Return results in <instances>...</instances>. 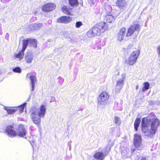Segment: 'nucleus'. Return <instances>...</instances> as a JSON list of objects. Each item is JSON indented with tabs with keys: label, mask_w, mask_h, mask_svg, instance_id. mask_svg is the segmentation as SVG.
<instances>
[{
	"label": "nucleus",
	"mask_w": 160,
	"mask_h": 160,
	"mask_svg": "<svg viewBox=\"0 0 160 160\" xmlns=\"http://www.w3.org/2000/svg\"><path fill=\"white\" fill-rule=\"evenodd\" d=\"M141 124L142 130L145 135L152 137L160 125V121L157 118L149 116L143 118Z\"/></svg>",
	"instance_id": "1"
},
{
	"label": "nucleus",
	"mask_w": 160,
	"mask_h": 160,
	"mask_svg": "<svg viewBox=\"0 0 160 160\" xmlns=\"http://www.w3.org/2000/svg\"><path fill=\"white\" fill-rule=\"evenodd\" d=\"M46 108L43 105L41 106L39 108H32L31 115L33 122L36 125L39 124L41 122V118L44 116Z\"/></svg>",
	"instance_id": "2"
},
{
	"label": "nucleus",
	"mask_w": 160,
	"mask_h": 160,
	"mask_svg": "<svg viewBox=\"0 0 160 160\" xmlns=\"http://www.w3.org/2000/svg\"><path fill=\"white\" fill-rule=\"evenodd\" d=\"M109 98V96L107 93L105 92H102L98 98V106L100 107H104L107 104Z\"/></svg>",
	"instance_id": "3"
},
{
	"label": "nucleus",
	"mask_w": 160,
	"mask_h": 160,
	"mask_svg": "<svg viewBox=\"0 0 160 160\" xmlns=\"http://www.w3.org/2000/svg\"><path fill=\"white\" fill-rule=\"evenodd\" d=\"M106 24V23L104 22H101L97 24L92 28L96 35L99 36L107 29L108 27Z\"/></svg>",
	"instance_id": "4"
},
{
	"label": "nucleus",
	"mask_w": 160,
	"mask_h": 160,
	"mask_svg": "<svg viewBox=\"0 0 160 160\" xmlns=\"http://www.w3.org/2000/svg\"><path fill=\"white\" fill-rule=\"evenodd\" d=\"M141 27L138 24H135L131 26L128 29L126 34V37L129 38L132 36L135 31L140 30Z\"/></svg>",
	"instance_id": "5"
},
{
	"label": "nucleus",
	"mask_w": 160,
	"mask_h": 160,
	"mask_svg": "<svg viewBox=\"0 0 160 160\" xmlns=\"http://www.w3.org/2000/svg\"><path fill=\"white\" fill-rule=\"evenodd\" d=\"M139 52V50H137L132 53L127 60V62L129 65H132L135 63Z\"/></svg>",
	"instance_id": "6"
},
{
	"label": "nucleus",
	"mask_w": 160,
	"mask_h": 160,
	"mask_svg": "<svg viewBox=\"0 0 160 160\" xmlns=\"http://www.w3.org/2000/svg\"><path fill=\"white\" fill-rule=\"evenodd\" d=\"M56 6L55 4L54 3H49L42 6V9L44 12H48L54 9Z\"/></svg>",
	"instance_id": "7"
},
{
	"label": "nucleus",
	"mask_w": 160,
	"mask_h": 160,
	"mask_svg": "<svg viewBox=\"0 0 160 160\" xmlns=\"http://www.w3.org/2000/svg\"><path fill=\"white\" fill-rule=\"evenodd\" d=\"M6 132L9 137H13L17 135V132L15 131L14 128L11 126H7Z\"/></svg>",
	"instance_id": "8"
},
{
	"label": "nucleus",
	"mask_w": 160,
	"mask_h": 160,
	"mask_svg": "<svg viewBox=\"0 0 160 160\" xmlns=\"http://www.w3.org/2000/svg\"><path fill=\"white\" fill-rule=\"evenodd\" d=\"M124 82V79L123 78L119 79L117 81V84L115 90L117 93H118L123 86Z\"/></svg>",
	"instance_id": "9"
},
{
	"label": "nucleus",
	"mask_w": 160,
	"mask_h": 160,
	"mask_svg": "<svg viewBox=\"0 0 160 160\" xmlns=\"http://www.w3.org/2000/svg\"><path fill=\"white\" fill-rule=\"evenodd\" d=\"M27 77L30 78V84L32 88V91H33L34 90V84L37 82L36 77L28 73L27 74Z\"/></svg>",
	"instance_id": "10"
},
{
	"label": "nucleus",
	"mask_w": 160,
	"mask_h": 160,
	"mask_svg": "<svg viewBox=\"0 0 160 160\" xmlns=\"http://www.w3.org/2000/svg\"><path fill=\"white\" fill-rule=\"evenodd\" d=\"M72 20V18L69 16H62L57 19V22L60 23H67L69 22Z\"/></svg>",
	"instance_id": "11"
},
{
	"label": "nucleus",
	"mask_w": 160,
	"mask_h": 160,
	"mask_svg": "<svg viewBox=\"0 0 160 160\" xmlns=\"http://www.w3.org/2000/svg\"><path fill=\"white\" fill-rule=\"evenodd\" d=\"M17 131V135L19 137H23L26 134V130L23 125H20Z\"/></svg>",
	"instance_id": "12"
},
{
	"label": "nucleus",
	"mask_w": 160,
	"mask_h": 160,
	"mask_svg": "<svg viewBox=\"0 0 160 160\" xmlns=\"http://www.w3.org/2000/svg\"><path fill=\"white\" fill-rule=\"evenodd\" d=\"M24 51L21 50L18 53L15 52L14 54V56L15 57L17 58V60L20 61L23 58V56L24 54Z\"/></svg>",
	"instance_id": "13"
},
{
	"label": "nucleus",
	"mask_w": 160,
	"mask_h": 160,
	"mask_svg": "<svg viewBox=\"0 0 160 160\" xmlns=\"http://www.w3.org/2000/svg\"><path fill=\"white\" fill-rule=\"evenodd\" d=\"M42 26V25L41 23H34L30 25L29 28L31 30H36L41 27Z\"/></svg>",
	"instance_id": "14"
},
{
	"label": "nucleus",
	"mask_w": 160,
	"mask_h": 160,
	"mask_svg": "<svg viewBox=\"0 0 160 160\" xmlns=\"http://www.w3.org/2000/svg\"><path fill=\"white\" fill-rule=\"evenodd\" d=\"M33 58V56L32 54H27L25 56V60L27 63H32Z\"/></svg>",
	"instance_id": "15"
},
{
	"label": "nucleus",
	"mask_w": 160,
	"mask_h": 160,
	"mask_svg": "<svg viewBox=\"0 0 160 160\" xmlns=\"http://www.w3.org/2000/svg\"><path fill=\"white\" fill-rule=\"evenodd\" d=\"M72 9L68 8V7L64 6L62 8V11L65 14L72 15L71 14Z\"/></svg>",
	"instance_id": "16"
},
{
	"label": "nucleus",
	"mask_w": 160,
	"mask_h": 160,
	"mask_svg": "<svg viewBox=\"0 0 160 160\" xmlns=\"http://www.w3.org/2000/svg\"><path fill=\"white\" fill-rule=\"evenodd\" d=\"M4 109L7 111L9 114H12L16 111L17 110L18 108H11L6 107H4Z\"/></svg>",
	"instance_id": "17"
},
{
	"label": "nucleus",
	"mask_w": 160,
	"mask_h": 160,
	"mask_svg": "<svg viewBox=\"0 0 160 160\" xmlns=\"http://www.w3.org/2000/svg\"><path fill=\"white\" fill-rule=\"evenodd\" d=\"M29 46L35 48L37 46V41L35 39H29Z\"/></svg>",
	"instance_id": "18"
},
{
	"label": "nucleus",
	"mask_w": 160,
	"mask_h": 160,
	"mask_svg": "<svg viewBox=\"0 0 160 160\" xmlns=\"http://www.w3.org/2000/svg\"><path fill=\"white\" fill-rule=\"evenodd\" d=\"M94 157L97 159L103 160L104 159V155L101 152H98L94 155Z\"/></svg>",
	"instance_id": "19"
},
{
	"label": "nucleus",
	"mask_w": 160,
	"mask_h": 160,
	"mask_svg": "<svg viewBox=\"0 0 160 160\" xmlns=\"http://www.w3.org/2000/svg\"><path fill=\"white\" fill-rule=\"evenodd\" d=\"M116 4L120 8H123L125 6L126 4V2L124 0H119L116 2Z\"/></svg>",
	"instance_id": "20"
},
{
	"label": "nucleus",
	"mask_w": 160,
	"mask_h": 160,
	"mask_svg": "<svg viewBox=\"0 0 160 160\" xmlns=\"http://www.w3.org/2000/svg\"><path fill=\"white\" fill-rule=\"evenodd\" d=\"M133 143L134 146L138 149L141 150L143 148V145L142 144V141L134 142Z\"/></svg>",
	"instance_id": "21"
},
{
	"label": "nucleus",
	"mask_w": 160,
	"mask_h": 160,
	"mask_svg": "<svg viewBox=\"0 0 160 160\" xmlns=\"http://www.w3.org/2000/svg\"><path fill=\"white\" fill-rule=\"evenodd\" d=\"M23 42V46L22 50L24 51L25 50L27 46L29 44V39L24 40L22 41Z\"/></svg>",
	"instance_id": "22"
},
{
	"label": "nucleus",
	"mask_w": 160,
	"mask_h": 160,
	"mask_svg": "<svg viewBox=\"0 0 160 160\" xmlns=\"http://www.w3.org/2000/svg\"><path fill=\"white\" fill-rule=\"evenodd\" d=\"M108 22L111 23L114 20V18L112 15H107L105 19Z\"/></svg>",
	"instance_id": "23"
},
{
	"label": "nucleus",
	"mask_w": 160,
	"mask_h": 160,
	"mask_svg": "<svg viewBox=\"0 0 160 160\" xmlns=\"http://www.w3.org/2000/svg\"><path fill=\"white\" fill-rule=\"evenodd\" d=\"M92 28L90 29L87 33L88 37L89 38H93L96 36L95 33L94 32Z\"/></svg>",
	"instance_id": "24"
},
{
	"label": "nucleus",
	"mask_w": 160,
	"mask_h": 160,
	"mask_svg": "<svg viewBox=\"0 0 160 160\" xmlns=\"http://www.w3.org/2000/svg\"><path fill=\"white\" fill-rule=\"evenodd\" d=\"M140 119L139 118H137L135 121L134 122V128L136 131H137L138 129V126L140 122Z\"/></svg>",
	"instance_id": "25"
},
{
	"label": "nucleus",
	"mask_w": 160,
	"mask_h": 160,
	"mask_svg": "<svg viewBox=\"0 0 160 160\" xmlns=\"http://www.w3.org/2000/svg\"><path fill=\"white\" fill-rule=\"evenodd\" d=\"M142 141L141 135L139 134H136L134 135V142Z\"/></svg>",
	"instance_id": "26"
},
{
	"label": "nucleus",
	"mask_w": 160,
	"mask_h": 160,
	"mask_svg": "<svg viewBox=\"0 0 160 160\" xmlns=\"http://www.w3.org/2000/svg\"><path fill=\"white\" fill-rule=\"evenodd\" d=\"M143 87L142 88V91L145 92L146 90L149 89L150 87V84L148 82H145L143 84Z\"/></svg>",
	"instance_id": "27"
},
{
	"label": "nucleus",
	"mask_w": 160,
	"mask_h": 160,
	"mask_svg": "<svg viewBox=\"0 0 160 160\" xmlns=\"http://www.w3.org/2000/svg\"><path fill=\"white\" fill-rule=\"evenodd\" d=\"M118 33L122 35L124 37L125 36V34L126 33V29L125 28L123 27L120 29Z\"/></svg>",
	"instance_id": "28"
},
{
	"label": "nucleus",
	"mask_w": 160,
	"mask_h": 160,
	"mask_svg": "<svg viewBox=\"0 0 160 160\" xmlns=\"http://www.w3.org/2000/svg\"><path fill=\"white\" fill-rule=\"evenodd\" d=\"M69 2L71 6L76 5L78 3L77 0H69Z\"/></svg>",
	"instance_id": "29"
},
{
	"label": "nucleus",
	"mask_w": 160,
	"mask_h": 160,
	"mask_svg": "<svg viewBox=\"0 0 160 160\" xmlns=\"http://www.w3.org/2000/svg\"><path fill=\"white\" fill-rule=\"evenodd\" d=\"M114 122L116 124L119 125L121 123V120L118 117H115Z\"/></svg>",
	"instance_id": "30"
},
{
	"label": "nucleus",
	"mask_w": 160,
	"mask_h": 160,
	"mask_svg": "<svg viewBox=\"0 0 160 160\" xmlns=\"http://www.w3.org/2000/svg\"><path fill=\"white\" fill-rule=\"evenodd\" d=\"M106 11L108 13H110L112 12V8L111 6L109 5H107L106 8Z\"/></svg>",
	"instance_id": "31"
},
{
	"label": "nucleus",
	"mask_w": 160,
	"mask_h": 160,
	"mask_svg": "<svg viewBox=\"0 0 160 160\" xmlns=\"http://www.w3.org/2000/svg\"><path fill=\"white\" fill-rule=\"evenodd\" d=\"M124 37L119 33H118V39L120 41H122Z\"/></svg>",
	"instance_id": "32"
},
{
	"label": "nucleus",
	"mask_w": 160,
	"mask_h": 160,
	"mask_svg": "<svg viewBox=\"0 0 160 160\" xmlns=\"http://www.w3.org/2000/svg\"><path fill=\"white\" fill-rule=\"evenodd\" d=\"M26 103H24L22 105L18 107V108L21 112H22L23 111L24 107L26 105Z\"/></svg>",
	"instance_id": "33"
},
{
	"label": "nucleus",
	"mask_w": 160,
	"mask_h": 160,
	"mask_svg": "<svg viewBox=\"0 0 160 160\" xmlns=\"http://www.w3.org/2000/svg\"><path fill=\"white\" fill-rule=\"evenodd\" d=\"M13 71L14 72L19 73L21 72V69L19 67H17L13 69Z\"/></svg>",
	"instance_id": "34"
},
{
	"label": "nucleus",
	"mask_w": 160,
	"mask_h": 160,
	"mask_svg": "<svg viewBox=\"0 0 160 160\" xmlns=\"http://www.w3.org/2000/svg\"><path fill=\"white\" fill-rule=\"evenodd\" d=\"M82 25L81 22H77L76 23V28H79Z\"/></svg>",
	"instance_id": "35"
},
{
	"label": "nucleus",
	"mask_w": 160,
	"mask_h": 160,
	"mask_svg": "<svg viewBox=\"0 0 160 160\" xmlns=\"http://www.w3.org/2000/svg\"><path fill=\"white\" fill-rule=\"evenodd\" d=\"M89 3L91 5H93V0H88Z\"/></svg>",
	"instance_id": "36"
},
{
	"label": "nucleus",
	"mask_w": 160,
	"mask_h": 160,
	"mask_svg": "<svg viewBox=\"0 0 160 160\" xmlns=\"http://www.w3.org/2000/svg\"><path fill=\"white\" fill-rule=\"evenodd\" d=\"M157 50L158 52L160 55V45L158 47Z\"/></svg>",
	"instance_id": "37"
},
{
	"label": "nucleus",
	"mask_w": 160,
	"mask_h": 160,
	"mask_svg": "<svg viewBox=\"0 0 160 160\" xmlns=\"http://www.w3.org/2000/svg\"><path fill=\"white\" fill-rule=\"evenodd\" d=\"M140 159H141V157L137 156L135 158V160H140Z\"/></svg>",
	"instance_id": "38"
},
{
	"label": "nucleus",
	"mask_w": 160,
	"mask_h": 160,
	"mask_svg": "<svg viewBox=\"0 0 160 160\" xmlns=\"http://www.w3.org/2000/svg\"><path fill=\"white\" fill-rule=\"evenodd\" d=\"M147 160L146 157L141 158L140 160Z\"/></svg>",
	"instance_id": "39"
},
{
	"label": "nucleus",
	"mask_w": 160,
	"mask_h": 160,
	"mask_svg": "<svg viewBox=\"0 0 160 160\" xmlns=\"http://www.w3.org/2000/svg\"><path fill=\"white\" fill-rule=\"evenodd\" d=\"M138 85H137L136 87V89H138Z\"/></svg>",
	"instance_id": "40"
},
{
	"label": "nucleus",
	"mask_w": 160,
	"mask_h": 160,
	"mask_svg": "<svg viewBox=\"0 0 160 160\" xmlns=\"http://www.w3.org/2000/svg\"><path fill=\"white\" fill-rule=\"evenodd\" d=\"M151 115H152V116H154V115L153 114H151Z\"/></svg>",
	"instance_id": "41"
}]
</instances>
